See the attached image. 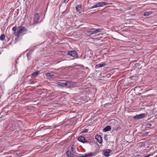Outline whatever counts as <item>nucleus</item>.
<instances>
[{"instance_id": "1", "label": "nucleus", "mask_w": 157, "mask_h": 157, "mask_svg": "<svg viewBox=\"0 0 157 157\" xmlns=\"http://www.w3.org/2000/svg\"><path fill=\"white\" fill-rule=\"evenodd\" d=\"M26 31V29L25 27L21 26L18 28L17 31L15 32L14 34L17 35V36H20V34L21 33H22Z\"/></svg>"}, {"instance_id": "2", "label": "nucleus", "mask_w": 157, "mask_h": 157, "mask_svg": "<svg viewBox=\"0 0 157 157\" xmlns=\"http://www.w3.org/2000/svg\"><path fill=\"white\" fill-rule=\"evenodd\" d=\"M109 5V3L105 2H99L96 5L94 6L92 8H97L98 7H102L104 6Z\"/></svg>"}, {"instance_id": "3", "label": "nucleus", "mask_w": 157, "mask_h": 157, "mask_svg": "<svg viewBox=\"0 0 157 157\" xmlns=\"http://www.w3.org/2000/svg\"><path fill=\"white\" fill-rule=\"evenodd\" d=\"M67 54L73 57L76 58L78 57V53L75 51H70L68 52Z\"/></svg>"}, {"instance_id": "4", "label": "nucleus", "mask_w": 157, "mask_h": 157, "mask_svg": "<svg viewBox=\"0 0 157 157\" xmlns=\"http://www.w3.org/2000/svg\"><path fill=\"white\" fill-rule=\"evenodd\" d=\"M145 116V113H142L138 115H136L133 117V118L135 119H138L144 117Z\"/></svg>"}, {"instance_id": "5", "label": "nucleus", "mask_w": 157, "mask_h": 157, "mask_svg": "<svg viewBox=\"0 0 157 157\" xmlns=\"http://www.w3.org/2000/svg\"><path fill=\"white\" fill-rule=\"evenodd\" d=\"M112 151L111 149H107L103 151V155L106 157H109V153H110Z\"/></svg>"}, {"instance_id": "6", "label": "nucleus", "mask_w": 157, "mask_h": 157, "mask_svg": "<svg viewBox=\"0 0 157 157\" xmlns=\"http://www.w3.org/2000/svg\"><path fill=\"white\" fill-rule=\"evenodd\" d=\"M78 140L79 141L83 143L88 142L87 140L85 139V137L83 136H80L78 138Z\"/></svg>"}, {"instance_id": "7", "label": "nucleus", "mask_w": 157, "mask_h": 157, "mask_svg": "<svg viewBox=\"0 0 157 157\" xmlns=\"http://www.w3.org/2000/svg\"><path fill=\"white\" fill-rule=\"evenodd\" d=\"M95 139L100 144H102V139L101 136L98 135H97L95 136Z\"/></svg>"}, {"instance_id": "8", "label": "nucleus", "mask_w": 157, "mask_h": 157, "mask_svg": "<svg viewBox=\"0 0 157 157\" xmlns=\"http://www.w3.org/2000/svg\"><path fill=\"white\" fill-rule=\"evenodd\" d=\"M106 65V63L105 62H104L102 63L96 65L95 66L96 68H99L101 67H102L105 66Z\"/></svg>"}, {"instance_id": "9", "label": "nucleus", "mask_w": 157, "mask_h": 157, "mask_svg": "<svg viewBox=\"0 0 157 157\" xmlns=\"http://www.w3.org/2000/svg\"><path fill=\"white\" fill-rule=\"evenodd\" d=\"M76 10L77 12L81 13L82 10L81 5H77L76 7Z\"/></svg>"}, {"instance_id": "10", "label": "nucleus", "mask_w": 157, "mask_h": 157, "mask_svg": "<svg viewBox=\"0 0 157 157\" xmlns=\"http://www.w3.org/2000/svg\"><path fill=\"white\" fill-rule=\"evenodd\" d=\"M94 29H92V30H93ZM92 31V34H95L97 33L100 32L101 31V30L100 29H95L94 30H91Z\"/></svg>"}, {"instance_id": "11", "label": "nucleus", "mask_w": 157, "mask_h": 157, "mask_svg": "<svg viewBox=\"0 0 157 157\" xmlns=\"http://www.w3.org/2000/svg\"><path fill=\"white\" fill-rule=\"evenodd\" d=\"M111 129V127L109 125H107L103 129V131L104 132H106L110 131Z\"/></svg>"}, {"instance_id": "12", "label": "nucleus", "mask_w": 157, "mask_h": 157, "mask_svg": "<svg viewBox=\"0 0 157 157\" xmlns=\"http://www.w3.org/2000/svg\"><path fill=\"white\" fill-rule=\"evenodd\" d=\"M93 155V153L90 152L88 153H85L84 155H83L82 157H89L92 156Z\"/></svg>"}, {"instance_id": "13", "label": "nucleus", "mask_w": 157, "mask_h": 157, "mask_svg": "<svg viewBox=\"0 0 157 157\" xmlns=\"http://www.w3.org/2000/svg\"><path fill=\"white\" fill-rule=\"evenodd\" d=\"M39 19V15L38 13H36L34 18V20L35 21L37 22L38 21Z\"/></svg>"}, {"instance_id": "14", "label": "nucleus", "mask_w": 157, "mask_h": 157, "mask_svg": "<svg viewBox=\"0 0 157 157\" xmlns=\"http://www.w3.org/2000/svg\"><path fill=\"white\" fill-rule=\"evenodd\" d=\"M152 13V11H149V12H146L144 13V16H147L151 14Z\"/></svg>"}, {"instance_id": "15", "label": "nucleus", "mask_w": 157, "mask_h": 157, "mask_svg": "<svg viewBox=\"0 0 157 157\" xmlns=\"http://www.w3.org/2000/svg\"><path fill=\"white\" fill-rule=\"evenodd\" d=\"M59 85L62 86H65L68 85V83L67 82H66L65 83L60 82L59 83Z\"/></svg>"}, {"instance_id": "16", "label": "nucleus", "mask_w": 157, "mask_h": 157, "mask_svg": "<svg viewBox=\"0 0 157 157\" xmlns=\"http://www.w3.org/2000/svg\"><path fill=\"white\" fill-rule=\"evenodd\" d=\"M40 73L39 71L34 72L32 74V76L34 77H36Z\"/></svg>"}, {"instance_id": "17", "label": "nucleus", "mask_w": 157, "mask_h": 157, "mask_svg": "<svg viewBox=\"0 0 157 157\" xmlns=\"http://www.w3.org/2000/svg\"><path fill=\"white\" fill-rule=\"evenodd\" d=\"M5 36L4 34L0 36V39L2 40H5Z\"/></svg>"}, {"instance_id": "18", "label": "nucleus", "mask_w": 157, "mask_h": 157, "mask_svg": "<svg viewBox=\"0 0 157 157\" xmlns=\"http://www.w3.org/2000/svg\"><path fill=\"white\" fill-rule=\"evenodd\" d=\"M54 76V75H51V74H50L49 73L47 74V77H48V78H52Z\"/></svg>"}, {"instance_id": "19", "label": "nucleus", "mask_w": 157, "mask_h": 157, "mask_svg": "<svg viewBox=\"0 0 157 157\" xmlns=\"http://www.w3.org/2000/svg\"><path fill=\"white\" fill-rule=\"evenodd\" d=\"M92 32V31L87 32V33H86L87 35L90 36L93 34Z\"/></svg>"}, {"instance_id": "20", "label": "nucleus", "mask_w": 157, "mask_h": 157, "mask_svg": "<svg viewBox=\"0 0 157 157\" xmlns=\"http://www.w3.org/2000/svg\"><path fill=\"white\" fill-rule=\"evenodd\" d=\"M74 145H73L72 147H71V150L72 151L74 152V153H75V148H74Z\"/></svg>"}, {"instance_id": "21", "label": "nucleus", "mask_w": 157, "mask_h": 157, "mask_svg": "<svg viewBox=\"0 0 157 157\" xmlns=\"http://www.w3.org/2000/svg\"><path fill=\"white\" fill-rule=\"evenodd\" d=\"M32 52L29 51V52L27 53V56L28 58L29 57L30 55L32 53Z\"/></svg>"}, {"instance_id": "22", "label": "nucleus", "mask_w": 157, "mask_h": 157, "mask_svg": "<svg viewBox=\"0 0 157 157\" xmlns=\"http://www.w3.org/2000/svg\"><path fill=\"white\" fill-rule=\"evenodd\" d=\"M66 154L68 156H70L71 154V152L69 151H67V152Z\"/></svg>"}, {"instance_id": "23", "label": "nucleus", "mask_w": 157, "mask_h": 157, "mask_svg": "<svg viewBox=\"0 0 157 157\" xmlns=\"http://www.w3.org/2000/svg\"><path fill=\"white\" fill-rule=\"evenodd\" d=\"M12 31L15 32L17 30V27L16 26H14L12 28Z\"/></svg>"}, {"instance_id": "24", "label": "nucleus", "mask_w": 157, "mask_h": 157, "mask_svg": "<svg viewBox=\"0 0 157 157\" xmlns=\"http://www.w3.org/2000/svg\"><path fill=\"white\" fill-rule=\"evenodd\" d=\"M88 130L87 129H84L83 131L82 132V133H85L87 132H88Z\"/></svg>"}, {"instance_id": "25", "label": "nucleus", "mask_w": 157, "mask_h": 157, "mask_svg": "<svg viewBox=\"0 0 157 157\" xmlns=\"http://www.w3.org/2000/svg\"><path fill=\"white\" fill-rule=\"evenodd\" d=\"M104 139L106 140H108V135H105L104 136Z\"/></svg>"}, {"instance_id": "26", "label": "nucleus", "mask_w": 157, "mask_h": 157, "mask_svg": "<svg viewBox=\"0 0 157 157\" xmlns=\"http://www.w3.org/2000/svg\"><path fill=\"white\" fill-rule=\"evenodd\" d=\"M151 125H152L151 124L148 123L147 124L146 126L147 127H150L151 126Z\"/></svg>"}, {"instance_id": "27", "label": "nucleus", "mask_w": 157, "mask_h": 157, "mask_svg": "<svg viewBox=\"0 0 157 157\" xmlns=\"http://www.w3.org/2000/svg\"><path fill=\"white\" fill-rule=\"evenodd\" d=\"M148 134V132H146L145 133L144 135V136H147Z\"/></svg>"}, {"instance_id": "28", "label": "nucleus", "mask_w": 157, "mask_h": 157, "mask_svg": "<svg viewBox=\"0 0 157 157\" xmlns=\"http://www.w3.org/2000/svg\"><path fill=\"white\" fill-rule=\"evenodd\" d=\"M149 156H146V157H148Z\"/></svg>"}]
</instances>
